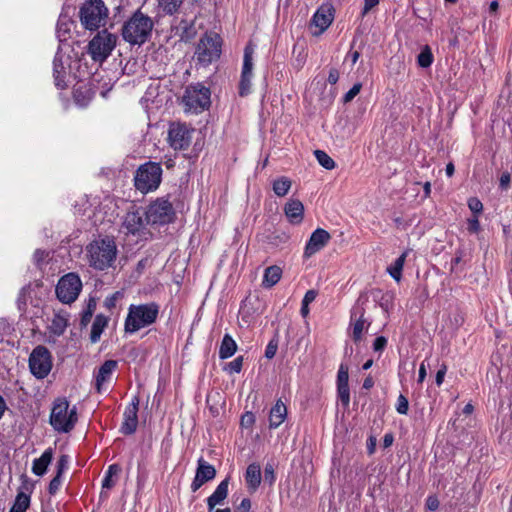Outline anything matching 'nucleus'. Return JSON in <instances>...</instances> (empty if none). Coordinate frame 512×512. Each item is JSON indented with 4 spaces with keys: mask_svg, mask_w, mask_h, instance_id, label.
<instances>
[{
    "mask_svg": "<svg viewBox=\"0 0 512 512\" xmlns=\"http://www.w3.org/2000/svg\"><path fill=\"white\" fill-rule=\"evenodd\" d=\"M118 248L112 237H102L91 241L85 248V256L90 267L104 271L114 267Z\"/></svg>",
    "mask_w": 512,
    "mask_h": 512,
    "instance_id": "obj_1",
    "label": "nucleus"
},
{
    "mask_svg": "<svg viewBox=\"0 0 512 512\" xmlns=\"http://www.w3.org/2000/svg\"><path fill=\"white\" fill-rule=\"evenodd\" d=\"M72 52L71 45L58 46L53 61V77L58 89H66L78 77L74 70L79 66V61L76 55H71Z\"/></svg>",
    "mask_w": 512,
    "mask_h": 512,
    "instance_id": "obj_2",
    "label": "nucleus"
},
{
    "mask_svg": "<svg viewBox=\"0 0 512 512\" xmlns=\"http://www.w3.org/2000/svg\"><path fill=\"white\" fill-rule=\"evenodd\" d=\"M159 315V305L155 302L131 304L124 321V330L134 334L156 322Z\"/></svg>",
    "mask_w": 512,
    "mask_h": 512,
    "instance_id": "obj_3",
    "label": "nucleus"
},
{
    "mask_svg": "<svg viewBox=\"0 0 512 512\" xmlns=\"http://www.w3.org/2000/svg\"><path fill=\"white\" fill-rule=\"evenodd\" d=\"M153 26L149 16L136 11L122 27L123 39L131 45L140 46L150 38Z\"/></svg>",
    "mask_w": 512,
    "mask_h": 512,
    "instance_id": "obj_4",
    "label": "nucleus"
},
{
    "mask_svg": "<svg viewBox=\"0 0 512 512\" xmlns=\"http://www.w3.org/2000/svg\"><path fill=\"white\" fill-rule=\"evenodd\" d=\"M78 421L77 408L71 406L69 401L60 397L54 400L49 422L52 428L58 433H68Z\"/></svg>",
    "mask_w": 512,
    "mask_h": 512,
    "instance_id": "obj_5",
    "label": "nucleus"
},
{
    "mask_svg": "<svg viewBox=\"0 0 512 512\" xmlns=\"http://www.w3.org/2000/svg\"><path fill=\"white\" fill-rule=\"evenodd\" d=\"M162 179V168L159 163L146 162L136 171L134 184L137 190L148 193L156 190Z\"/></svg>",
    "mask_w": 512,
    "mask_h": 512,
    "instance_id": "obj_6",
    "label": "nucleus"
},
{
    "mask_svg": "<svg viewBox=\"0 0 512 512\" xmlns=\"http://www.w3.org/2000/svg\"><path fill=\"white\" fill-rule=\"evenodd\" d=\"M182 102L187 112L194 114L201 113L210 106V89L201 84L189 85L185 89Z\"/></svg>",
    "mask_w": 512,
    "mask_h": 512,
    "instance_id": "obj_7",
    "label": "nucleus"
},
{
    "mask_svg": "<svg viewBox=\"0 0 512 512\" xmlns=\"http://www.w3.org/2000/svg\"><path fill=\"white\" fill-rule=\"evenodd\" d=\"M116 42L117 37L114 34L103 30L98 32L89 42L88 53L94 61L101 63L110 56Z\"/></svg>",
    "mask_w": 512,
    "mask_h": 512,
    "instance_id": "obj_8",
    "label": "nucleus"
},
{
    "mask_svg": "<svg viewBox=\"0 0 512 512\" xmlns=\"http://www.w3.org/2000/svg\"><path fill=\"white\" fill-rule=\"evenodd\" d=\"M222 39L216 33L205 34L196 48V59L202 65H209L221 55Z\"/></svg>",
    "mask_w": 512,
    "mask_h": 512,
    "instance_id": "obj_9",
    "label": "nucleus"
},
{
    "mask_svg": "<svg viewBox=\"0 0 512 512\" xmlns=\"http://www.w3.org/2000/svg\"><path fill=\"white\" fill-rule=\"evenodd\" d=\"M107 8L101 0H90L80 10V21L89 30L98 29L105 21Z\"/></svg>",
    "mask_w": 512,
    "mask_h": 512,
    "instance_id": "obj_10",
    "label": "nucleus"
},
{
    "mask_svg": "<svg viewBox=\"0 0 512 512\" xmlns=\"http://www.w3.org/2000/svg\"><path fill=\"white\" fill-rule=\"evenodd\" d=\"M145 215L147 223L163 225L173 220L175 212L171 202L162 197L149 204Z\"/></svg>",
    "mask_w": 512,
    "mask_h": 512,
    "instance_id": "obj_11",
    "label": "nucleus"
},
{
    "mask_svg": "<svg viewBox=\"0 0 512 512\" xmlns=\"http://www.w3.org/2000/svg\"><path fill=\"white\" fill-rule=\"evenodd\" d=\"M29 368L37 379H44L52 369V357L49 350L39 345L33 349L29 356Z\"/></svg>",
    "mask_w": 512,
    "mask_h": 512,
    "instance_id": "obj_12",
    "label": "nucleus"
},
{
    "mask_svg": "<svg viewBox=\"0 0 512 512\" xmlns=\"http://www.w3.org/2000/svg\"><path fill=\"white\" fill-rule=\"evenodd\" d=\"M82 289L80 277L75 273H68L60 278L56 286V295L63 303L74 302Z\"/></svg>",
    "mask_w": 512,
    "mask_h": 512,
    "instance_id": "obj_13",
    "label": "nucleus"
},
{
    "mask_svg": "<svg viewBox=\"0 0 512 512\" xmlns=\"http://www.w3.org/2000/svg\"><path fill=\"white\" fill-rule=\"evenodd\" d=\"M194 129L183 123H171L168 130V142L174 150L187 149L192 140Z\"/></svg>",
    "mask_w": 512,
    "mask_h": 512,
    "instance_id": "obj_14",
    "label": "nucleus"
},
{
    "mask_svg": "<svg viewBox=\"0 0 512 512\" xmlns=\"http://www.w3.org/2000/svg\"><path fill=\"white\" fill-rule=\"evenodd\" d=\"M253 54V46L247 45L244 49L243 66L239 82L240 96H247L251 92V81L253 77Z\"/></svg>",
    "mask_w": 512,
    "mask_h": 512,
    "instance_id": "obj_15",
    "label": "nucleus"
},
{
    "mask_svg": "<svg viewBox=\"0 0 512 512\" xmlns=\"http://www.w3.org/2000/svg\"><path fill=\"white\" fill-rule=\"evenodd\" d=\"M331 235L322 228H317L310 235L303 252V257L308 259L321 251L330 241Z\"/></svg>",
    "mask_w": 512,
    "mask_h": 512,
    "instance_id": "obj_16",
    "label": "nucleus"
},
{
    "mask_svg": "<svg viewBox=\"0 0 512 512\" xmlns=\"http://www.w3.org/2000/svg\"><path fill=\"white\" fill-rule=\"evenodd\" d=\"M146 223V219H143V212L133 208L124 216L122 230L126 234L140 235L144 231Z\"/></svg>",
    "mask_w": 512,
    "mask_h": 512,
    "instance_id": "obj_17",
    "label": "nucleus"
},
{
    "mask_svg": "<svg viewBox=\"0 0 512 512\" xmlns=\"http://www.w3.org/2000/svg\"><path fill=\"white\" fill-rule=\"evenodd\" d=\"M334 20V8L331 4H322L314 13L311 25L318 29L314 35H320L328 29Z\"/></svg>",
    "mask_w": 512,
    "mask_h": 512,
    "instance_id": "obj_18",
    "label": "nucleus"
},
{
    "mask_svg": "<svg viewBox=\"0 0 512 512\" xmlns=\"http://www.w3.org/2000/svg\"><path fill=\"white\" fill-rule=\"evenodd\" d=\"M138 406H139V398L137 396L133 397L131 403L126 407L123 414V423L121 426V432L130 435L133 434L138 425Z\"/></svg>",
    "mask_w": 512,
    "mask_h": 512,
    "instance_id": "obj_19",
    "label": "nucleus"
},
{
    "mask_svg": "<svg viewBox=\"0 0 512 512\" xmlns=\"http://www.w3.org/2000/svg\"><path fill=\"white\" fill-rule=\"evenodd\" d=\"M216 476V469L213 465L206 462L203 458L198 460V466L196 469V474L194 480L191 484V489L193 492L197 491L203 484L208 481H211Z\"/></svg>",
    "mask_w": 512,
    "mask_h": 512,
    "instance_id": "obj_20",
    "label": "nucleus"
},
{
    "mask_svg": "<svg viewBox=\"0 0 512 512\" xmlns=\"http://www.w3.org/2000/svg\"><path fill=\"white\" fill-rule=\"evenodd\" d=\"M74 26V22L72 19L64 14L59 16L57 26H56V36L59 41V46L62 45H71L69 42L72 36V28Z\"/></svg>",
    "mask_w": 512,
    "mask_h": 512,
    "instance_id": "obj_21",
    "label": "nucleus"
},
{
    "mask_svg": "<svg viewBox=\"0 0 512 512\" xmlns=\"http://www.w3.org/2000/svg\"><path fill=\"white\" fill-rule=\"evenodd\" d=\"M117 367V362L114 360H106L99 368L95 376V385L97 392L101 393L105 390V383L111 380L113 372Z\"/></svg>",
    "mask_w": 512,
    "mask_h": 512,
    "instance_id": "obj_22",
    "label": "nucleus"
},
{
    "mask_svg": "<svg viewBox=\"0 0 512 512\" xmlns=\"http://www.w3.org/2000/svg\"><path fill=\"white\" fill-rule=\"evenodd\" d=\"M364 309L359 305L354 307L351 312V327H352V337L355 341H359L362 337L364 330L367 329L369 324L366 323V320L363 318Z\"/></svg>",
    "mask_w": 512,
    "mask_h": 512,
    "instance_id": "obj_23",
    "label": "nucleus"
},
{
    "mask_svg": "<svg viewBox=\"0 0 512 512\" xmlns=\"http://www.w3.org/2000/svg\"><path fill=\"white\" fill-rule=\"evenodd\" d=\"M284 213L291 224L298 225L303 221L304 206L300 200L290 199L284 206Z\"/></svg>",
    "mask_w": 512,
    "mask_h": 512,
    "instance_id": "obj_24",
    "label": "nucleus"
},
{
    "mask_svg": "<svg viewBox=\"0 0 512 512\" xmlns=\"http://www.w3.org/2000/svg\"><path fill=\"white\" fill-rule=\"evenodd\" d=\"M229 491V478L222 480L214 492L207 498L208 510H213L218 505H222L228 496Z\"/></svg>",
    "mask_w": 512,
    "mask_h": 512,
    "instance_id": "obj_25",
    "label": "nucleus"
},
{
    "mask_svg": "<svg viewBox=\"0 0 512 512\" xmlns=\"http://www.w3.org/2000/svg\"><path fill=\"white\" fill-rule=\"evenodd\" d=\"M94 92L88 83L79 81L74 89V101L81 107H86L92 100Z\"/></svg>",
    "mask_w": 512,
    "mask_h": 512,
    "instance_id": "obj_26",
    "label": "nucleus"
},
{
    "mask_svg": "<svg viewBox=\"0 0 512 512\" xmlns=\"http://www.w3.org/2000/svg\"><path fill=\"white\" fill-rule=\"evenodd\" d=\"M287 408L281 400H278L271 408L269 414V427L271 429L278 428L286 419Z\"/></svg>",
    "mask_w": 512,
    "mask_h": 512,
    "instance_id": "obj_27",
    "label": "nucleus"
},
{
    "mask_svg": "<svg viewBox=\"0 0 512 512\" xmlns=\"http://www.w3.org/2000/svg\"><path fill=\"white\" fill-rule=\"evenodd\" d=\"M282 276V269L279 266L273 265L265 269L262 279V286L264 288H271L276 285Z\"/></svg>",
    "mask_w": 512,
    "mask_h": 512,
    "instance_id": "obj_28",
    "label": "nucleus"
},
{
    "mask_svg": "<svg viewBox=\"0 0 512 512\" xmlns=\"http://www.w3.org/2000/svg\"><path fill=\"white\" fill-rule=\"evenodd\" d=\"M52 460V450L47 449L43 452V454L33 461L32 471L37 476H42L45 474L48 465Z\"/></svg>",
    "mask_w": 512,
    "mask_h": 512,
    "instance_id": "obj_29",
    "label": "nucleus"
},
{
    "mask_svg": "<svg viewBox=\"0 0 512 512\" xmlns=\"http://www.w3.org/2000/svg\"><path fill=\"white\" fill-rule=\"evenodd\" d=\"M245 481L247 486L256 489L261 483V469L256 463L250 464L245 473Z\"/></svg>",
    "mask_w": 512,
    "mask_h": 512,
    "instance_id": "obj_30",
    "label": "nucleus"
},
{
    "mask_svg": "<svg viewBox=\"0 0 512 512\" xmlns=\"http://www.w3.org/2000/svg\"><path fill=\"white\" fill-rule=\"evenodd\" d=\"M237 350V344L231 335L225 334L220 348H219V357L221 359H228L232 357Z\"/></svg>",
    "mask_w": 512,
    "mask_h": 512,
    "instance_id": "obj_31",
    "label": "nucleus"
},
{
    "mask_svg": "<svg viewBox=\"0 0 512 512\" xmlns=\"http://www.w3.org/2000/svg\"><path fill=\"white\" fill-rule=\"evenodd\" d=\"M108 324V318L102 314H99L95 317L92 326H91V334L90 340L92 343H96L99 341L101 334L103 333L105 327Z\"/></svg>",
    "mask_w": 512,
    "mask_h": 512,
    "instance_id": "obj_32",
    "label": "nucleus"
},
{
    "mask_svg": "<svg viewBox=\"0 0 512 512\" xmlns=\"http://www.w3.org/2000/svg\"><path fill=\"white\" fill-rule=\"evenodd\" d=\"M408 255V251L403 252L388 268V274L396 281L400 282L402 270Z\"/></svg>",
    "mask_w": 512,
    "mask_h": 512,
    "instance_id": "obj_33",
    "label": "nucleus"
},
{
    "mask_svg": "<svg viewBox=\"0 0 512 512\" xmlns=\"http://www.w3.org/2000/svg\"><path fill=\"white\" fill-rule=\"evenodd\" d=\"M68 324V319L63 314H54L51 323L49 325V330L54 335L60 336L64 333Z\"/></svg>",
    "mask_w": 512,
    "mask_h": 512,
    "instance_id": "obj_34",
    "label": "nucleus"
},
{
    "mask_svg": "<svg viewBox=\"0 0 512 512\" xmlns=\"http://www.w3.org/2000/svg\"><path fill=\"white\" fill-rule=\"evenodd\" d=\"M29 506L30 496L24 492H19L9 512H26Z\"/></svg>",
    "mask_w": 512,
    "mask_h": 512,
    "instance_id": "obj_35",
    "label": "nucleus"
},
{
    "mask_svg": "<svg viewBox=\"0 0 512 512\" xmlns=\"http://www.w3.org/2000/svg\"><path fill=\"white\" fill-rule=\"evenodd\" d=\"M158 8L165 14L173 15L178 11L183 0H157Z\"/></svg>",
    "mask_w": 512,
    "mask_h": 512,
    "instance_id": "obj_36",
    "label": "nucleus"
},
{
    "mask_svg": "<svg viewBox=\"0 0 512 512\" xmlns=\"http://www.w3.org/2000/svg\"><path fill=\"white\" fill-rule=\"evenodd\" d=\"M291 188V181L287 177H280L273 182V191L279 196H285Z\"/></svg>",
    "mask_w": 512,
    "mask_h": 512,
    "instance_id": "obj_37",
    "label": "nucleus"
},
{
    "mask_svg": "<svg viewBox=\"0 0 512 512\" xmlns=\"http://www.w3.org/2000/svg\"><path fill=\"white\" fill-rule=\"evenodd\" d=\"M434 56L432 50L428 45H425L417 57V63L422 68H428L432 65Z\"/></svg>",
    "mask_w": 512,
    "mask_h": 512,
    "instance_id": "obj_38",
    "label": "nucleus"
},
{
    "mask_svg": "<svg viewBox=\"0 0 512 512\" xmlns=\"http://www.w3.org/2000/svg\"><path fill=\"white\" fill-rule=\"evenodd\" d=\"M314 155L318 163L327 170H331L335 167V161L324 151L315 150Z\"/></svg>",
    "mask_w": 512,
    "mask_h": 512,
    "instance_id": "obj_39",
    "label": "nucleus"
},
{
    "mask_svg": "<svg viewBox=\"0 0 512 512\" xmlns=\"http://www.w3.org/2000/svg\"><path fill=\"white\" fill-rule=\"evenodd\" d=\"M120 471V468L116 464H112L108 467V470L106 471L105 477L102 481V487L110 489L114 486L113 476L118 474Z\"/></svg>",
    "mask_w": 512,
    "mask_h": 512,
    "instance_id": "obj_40",
    "label": "nucleus"
},
{
    "mask_svg": "<svg viewBox=\"0 0 512 512\" xmlns=\"http://www.w3.org/2000/svg\"><path fill=\"white\" fill-rule=\"evenodd\" d=\"M338 398L344 406H348L350 403V389L349 384L337 385Z\"/></svg>",
    "mask_w": 512,
    "mask_h": 512,
    "instance_id": "obj_41",
    "label": "nucleus"
},
{
    "mask_svg": "<svg viewBox=\"0 0 512 512\" xmlns=\"http://www.w3.org/2000/svg\"><path fill=\"white\" fill-rule=\"evenodd\" d=\"M349 368L346 364H340L337 373V385L349 384Z\"/></svg>",
    "mask_w": 512,
    "mask_h": 512,
    "instance_id": "obj_42",
    "label": "nucleus"
},
{
    "mask_svg": "<svg viewBox=\"0 0 512 512\" xmlns=\"http://www.w3.org/2000/svg\"><path fill=\"white\" fill-rule=\"evenodd\" d=\"M243 367V356L236 357L233 361L229 362L225 368L229 373H240Z\"/></svg>",
    "mask_w": 512,
    "mask_h": 512,
    "instance_id": "obj_43",
    "label": "nucleus"
},
{
    "mask_svg": "<svg viewBox=\"0 0 512 512\" xmlns=\"http://www.w3.org/2000/svg\"><path fill=\"white\" fill-rule=\"evenodd\" d=\"M467 204L474 215L479 216L482 213L483 204L477 197L469 198Z\"/></svg>",
    "mask_w": 512,
    "mask_h": 512,
    "instance_id": "obj_44",
    "label": "nucleus"
},
{
    "mask_svg": "<svg viewBox=\"0 0 512 512\" xmlns=\"http://www.w3.org/2000/svg\"><path fill=\"white\" fill-rule=\"evenodd\" d=\"M393 297L394 296L391 292H386L382 294L379 300V304L385 312H388V310L392 307Z\"/></svg>",
    "mask_w": 512,
    "mask_h": 512,
    "instance_id": "obj_45",
    "label": "nucleus"
},
{
    "mask_svg": "<svg viewBox=\"0 0 512 512\" xmlns=\"http://www.w3.org/2000/svg\"><path fill=\"white\" fill-rule=\"evenodd\" d=\"M408 408H409V403H408L407 398L404 395L400 394L397 399V405H396L397 412L399 414L406 415L408 412Z\"/></svg>",
    "mask_w": 512,
    "mask_h": 512,
    "instance_id": "obj_46",
    "label": "nucleus"
},
{
    "mask_svg": "<svg viewBox=\"0 0 512 512\" xmlns=\"http://www.w3.org/2000/svg\"><path fill=\"white\" fill-rule=\"evenodd\" d=\"M362 88V84L361 83H355L351 89L344 95L343 97V101L345 103H348L350 101H352L360 92Z\"/></svg>",
    "mask_w": 512,
    "mask_h": 512,
    "instance_id": "obj_47",
    "label": "nucleus"
},
{
    "mask_svg": "<svg viewBox=\"0 0 512 512\" xmlns=\"http://www.w3.org/2000/svg\"><path fill=\"white\" fill-rule=\"evenodd\" d=\"M49 257V252L45 251V250H36L34 252V255H33V260H34V263L38 266V267H41L42 264L45 262V260Z\"/></svg>",
    "mask_w": 512,
    "mask_h": 512,
    "instance_id": "obj_48",
    "label": "nucleus"
},
{
    "mask_svg": "<svg viewBox=\"0 0 512 512\" xmlns=\"http://www.w3.org/2000/svg\"><path fill=\"white\" fill-rule=\"evenodd\" d=\"M468 231L471 233H478L480 231V223L478 216L474 215L473 217L467 220Z\"/></svg>",
    "mask_w": 512,
    "mask_h": 512,
    "instance_id": "obj_49",
    "label": "nucleus"
},
{
    "mask_svg": "<svg viewBox=\"0 0 512 512\" xmlns=\"http://www.w3.org/2000/svg\"><path fill=\"white\" fill-rule=\"evenodd\" d=\"M255 423V416L252 412H246L241 417V426L245 428L251 427Z\"/></svg>",
    "mask_w": 512,
    "mask_h": 512,
    "instance_id": "obj_50",
    "label": "nucleus"
},
{
    "mask_svg": "<svg viewBox=\"0 0 512 512\" xmlns=\"http://www.w3.org/2000/svg\"><path fill=\"white\" fill-rule=\"evenodd\" d=\"M68 456L62 455L57 462V475L61 476L62 473L68 468Z\"/></svg>",
    "mask_w": 512,
    "mask_h": 512,
    "instance_id": "obj_51",
    "label": "nucleus"
},
{
    "mask_svg": "<svg viewBox=\"0 0 512 512\" xmlns=\"http://www.w3.org/2000/svg\"><path fill=\"white\" fill-rule=\"evenodd\" d=\"M122 296L120 292H115L114 294L108 296L104 304L108 309H113L116 306L117 300Z\"/></svg>",
    "mask_w": 512,
    "mask_h": 512,
    "instance_id": "obj_52",
    "label": "nucleus"
},
{
    "mask_svg": "<svg viewBox=\"0 0 512 512\" xmlns=\"http://www.w3.org/2000/svg\"><path fill=\"white\" fill-rule=\"evenodd\" d=\"M387 345V339L384 336H379L374 340L373 349L376 352H381Z\"/></svg>",
    "mask_w": 512,
    "mask_h": 512,
    "instance_id": "obj_53",
    "label": "nucleus"
},
{
    "mask_svg": "<svg viewBox=\"0 0 512 512\" xmlns=\"http://www.w3.org/2000/svg\"><path fill=\"white\" fill-rule=\"evenodd\" d=\"M447 372V366L445 364H442L440 369L436 373L435 382L437 386H441L443 384L445 375Z\"/></svg>",
    "mask_w": 512,
    "mask_h": 512,
    "instance_id": "obj_54",
    "label": "nucleus"
},
{
    "mask_svg": "<svg viewBox=\"0 0 512 512\" xmlns=\"http://www.w3.org/2000/svg\"><path fill=\"white\" fill-rule=\"evenodd\" d=\"M426 507L430 511L437 510L438 507H439V500H438V498L436 496H434V495L428 496V498L426 500Z\"/></svg>",
    "mask_w": 512,
    "mask_h": 512,
    "instance_id": "obj_55",
    "label": "nucleus"
},
{
    "mask_svg": "<svg viewBox=\"0 0 512 512\" xmlns=\"http://www.w3.org/2000/svg\"><path fill=\"white\" fill-rule=\"evenodd\" d=\"M60 486H61V476L56 475V476H55V477L50 481V484H49V492H50L51 494L56 493Z\"/></svg>",
    "mask_w": 512,
    "mask_h": 512,
    "instance_id": "obj_56",
    "label": "nucleus"
},
{
    "mask_svg": "<svg viewBox=\"0 0 512 512\" xmlns=\"http://www.w3.org/2000/svg\"><path fill=\"white\" fill-rule=\"evenodd\" d=\"M316 297H317V291H315L313 289L308 290L302 299V303L309 305L316 299Z\"/></svg>",
    "mask_w": 512,
    "mask_h": 512,
    "instance_id": "obj_57",
    "label": "nucleus"
},
{
    "mask_svg": "<svg viewBox=\"0 0 512 512\" xmlns=\"http://www.w3.org/2000/svg\"><path fill=\"white\" fill-rule=\"evenodd\" d=\"M276 351H277V344L273 343V342L268 343V345L266 346V350H265L266 358H268V359L273 358L276 354Z\"/></svg>",
    "mask_w": 512,
    "mask_h": 512,
    "instance_id": "obj_58",
    "label": "nucleus"
},
{
    "mask_svg": "<svg viewBox=\"0 0 512 512\" xmlns=\"http://www.w3.org/2000/svg\"><path fill=\"white\" fill-rule=\"evenodd\" d=\"M251 508V502L248 498L242 499L239 506L236 509V512H249Z\"/></svg>",
    "mask_w": 512,
    "mask_h": 512,
    "instance_id": "obj_59",
    "label": "nucleus"
},
{
    "mask_svg": "<svg viewBox=\"0 0 512 512\" xmlns=\"http://www.w3.org/2000/svg\"><path fill=\"white\" fill-rule=\"evenodd\" d=\"M379 3V0H364V7L362 14L365 15L372 8H374Z\"/></svg>",
    "mask_w": 512,
    "mask_h": 512,
    "instance_id": "obj_60",
    "label": "nucleus"
},
{
    "mask_svg": "<svg viewBox=\"0 0 512 512\" xmlns=\"http://www.w3.org/2000/svg\"><path fill=\"white\" fill-rule=\"evenodd\" d=\"M426 376H427L426 365H425V362H422L420 364L419 372H418V383H422L425 380Z\"/></svg>",
    "mask_w": 512,
    "mask_h": 512,
    "instance_id": "obj_61",
    "label": "nucleus"
},
{
    "mask_svg": "<svg viewBox=\"0 0 512 512\" xmlns=\"http://www.w3.org/2000/svg\"><path fill=\"white\" fill-rule=\"evenodd\" d=\"M360 57V53L358 51H349L346 59H349L351 61V64L354 65Z\"/></svg>",
    "mask_w": 512,
    "mask_h": 512,
    "instance_id": "obj_62",
    "label": "nucleus"
},
{
    "mask_svg": "<svg viewBox=\"0 0 512 512\" xmlns=\"http://www.w3.org/2000/svg\"><path fill=\"white\" fill-rule=\"evenodd\" d=\"M510 183V175L508 173H504L500 177V186L502 188H506Z\"/></svg>",
    "mask_w": 512,
    "mask_h": 512,
    "instance_id": "obj_63",
    "label": "nucleus"
},
{
    "mask_svg": "<svg viewBox=\"0 0 512 512\" xmlns=\"http://www.w3.org/2000/svg\"><path fill=\"white\" fill-rule=\"evenodd\" d=\"M339 79L338 72L336 70H331L328 76V82L330 84H336Z\"/></svg>",
    "mask_w": 512,
    "mask_h": 512,
    "instance_id": "obj_64",
    "label": "nucleus"
}]
</instances>
